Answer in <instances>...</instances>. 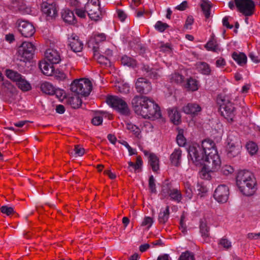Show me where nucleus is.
<instances>
[{
    "mask_svg": "<svg viewBox=\"0 0 260 260\" xmlns=\"http://www.w3.org/2000/svg\"><path fill=\"white\" fill-rule=\"evenodd\" d=\"M135 112L144 118L155 120L161 117L158 105L145 96L136 95L132 101Z\"/></svg>",
    "mask_w": 260,
    "mask_h": 260,
    "instance_id": "f257e3e1",
    "label": "nucleus"
},
{
    "mask_svg": "<svg viewBox=\"0 0 260 260\" xmlns=\"http://www.w3.org/2000/svg\"><path fill=\"white\" fill-rule=\"evenodd\" d=\"M187 151L191 160L196 166H199L203 161V156L212 153L214 154V163L217 164L219 162L215 144L213 140L209 139L203 140L201 146L197 143L192 144L189 146Z\"/></svg>",
    "mask_w": 260,
    "mask_h": 260,
    "instance_id": "f03ea898",
    "label": "nucleus"
},
{
    "mask_svg": "<svg viewBox=\"0 0 260 260\" xmlns=\"http://www.w3.org/2000/svg\"><path fill=\"white\" fill-rule=\"evenodd\" d=\"M236 184L240 192L246 196H252L257 189V181L254 174L246 170L238 172Z\"/></svg>",
    "mask_w": 260,
    "mask_h": 260,
    "instance_id": "7ed1b4c3",
    "label": "nucleus"
},
{
    "mask_svg": "<svg viewBox=\"0 0 260 260\" xmlns=\"http://www.w3.org/2000/svg\"><path fill=\"white\" fill-rule=\"evenodd\" d=\"M216 102L219 106L221 115L229 122H233L235 115V108L229 98L225 95L218 94Z\"/></svg>",
    "mask_w": 260,
    "mask_h": 260,
    "instance_id": "20e7f679",
    "label": "nucleus"
},
{
    "mask_svg": "<svg viewBox=\"0 0 260 260\" xmlns=\"http://www.w3.org/2000/svg\"><path fill=\"white\" fill-rule=\"evenodd\" d=\"M92 88L91 81L88 79H80L74 80L71 84V90L78 95L87 96Z\"/></svg>",
    "mask_w": 260,
    "mask_h": 260,
    "instance_id": "39448f33",
    "label": "nucleus"
},
{
    "mask_svg": "<svg viewBox=\"0 0 260 260\" xmlns=\"http://www.w3.org/2000/svg\"><path fill=\"white\" fill-rule=\"evenodd\" d=\"M107 104L120 114L128 116L130 114V109L126 102L122 98L117 96L109 95L106 99Z\"/></svg>",
    "mask_w": 260,
    "mask_h": 260,
    "instance_id": "423d86ee",
    "label": "nucleus"
},
{
    "mask_svg": "<svg viewBox=\"0 0 260 260\" xmlns=\"http://www.w3.org/2000/svg\"><path fill=\"white\" fill-rule=\"evenodd\" d=\"M35 50V46L32 43L23 42L18 48V59L25 62L29 61L33 57Z\"/></svg>",
    "mask_w": 260,
    "mask_h": 260,
    "instance_id": "0eeeda50",
    "label": "nucleus"
},
{
    "mask_svg": "<svg viewBox=\"0 0 260 260\" xmlns=\"http://www.w3.org/2000/svg\"><path fill=\"white\" fill-rule=\"evenodd\" d=\"M84 6L88 16L91 20L98 21L102 18V11L99 0H88Z\"/></svg>",
    "mask_w": 260,
    "mask_h": 260,
    "instance_id": "6e6552de",
    "label": "nucleus"
},
{
    "mask_svg": "<svg viewBox=\"0 0 260 260\" xmlns=\"http://www.w3.org/2000/svg\"><path fill=\"white\" fill-rule=\"evenodd\" d=\"M237 11L245 17L252 16L255 11V5L252 0H235Z\"/></svg>",
    "mask_w": 260,
    "mask_h": 260,
    "instance_id": "1a4fd4ad",
    "label": "nucleus"
},
{
    "mask_svg": "<svg viewBox=\"0 0 260 260\" xmlns=\"http://www.w3.org/2000/svg\"><path fill=\"white\" fill-rule=\"evenodd\" d=\"M41 10L46 15L48 20L54 19L58 16V8L54 2H43L41 5Z\"/></svg>",
    "mask_w": 260,
    "mask_h": 260,
    "instance_id": "9d476101",
    "label": "nucleus"
},
{
    "mask_svg": "<svg viewBox=\"0 0 260 260\" xmlns=\"http://www.w3.org/2000/svg\"><path fill=\"white\" fill-rule=\"evenodd\" d=\"M229 194V187L222 184L218 185L216 188L213 197L218 203H224L228 200Z\"/></svg>",
    "mask_w": 260,
    "mask_h": 260,
    "instance_id": "9b49d317",
    "label": "nucleus"
},
{
    "mask_svg": "<svg viewBox=\"0 0 260 260\" xmlns=\"http://www.w3.org/2000/svg\"><path fill=\"white\" fill-rule=\"evenodd\" d=\"M18 28L22 36L25 38L32 36L36 31L34 26L27 21H20L19 22Z\"/></svg>",
    "mask_w": 260,
    "mask_h": 260,
    "instance_id": "f8f14e48",
    "label": "nucleus"
},
{
    "mask_svg": "<svg viewBox=\"0 0 260 260\" xmlns=\"http://www.w3.org/2000/svg\"><path fill=\"white\" fill-rule=\"evenodd\" d=\"M137 91L141 94H147L151 89V83L145 78H139L135 84Z\"/></svg>",
    "mask_w": 260,
    "mask_h": 260,
    "instance_id": "ddd939ff",
    "label": "nucleus"
},
{
    "mask_svg": "<svg viewBox=\"0 0 260 260\" xmlns=\"http://www.w3.org/2000/svg\"><path fill=\"white\" fill-rule=\"evenodd\" d=\"M214 156V154L213 153L211 154V155L209 154L203 156V161L201 162L199 165L205 166L206 168L208 170L215 171L220 167L221 161L219 156L218 155L219 162L217 164H215L213 161V160L214 159H213Z\"/></svg>",
    "mask_w": 260,
    "mask_h": 260,
    "instance_id": "4468645a",
    "label": "nucleus"
},
{
    "mask_svg": "<svg viewBox=\"0 0 260 260\" xmlns=\"http://www.w3.org/2000/svg\"><path fill=\"white\" fill-rule=\"evenodd\" d=\"M69 46L74 52H81L83 48V44L79 37L75 34H72L68 37Z\"/></svg>",
    "mask_w": 260,
    "mask_h": 260,
    "instance_id": "2eb2a0df",
    "label": "nucleus"
},
{
    "mask_svg": "<svg viewBox=\"0 0 260 260\" xmlns=\"http://www.w3.org/2000/svg\"><path fill=\"white\" fill-rule=\"evenodd\" d=\"M141 70L144 75L151 79H157L161 76L158 69L151 68L147 64H143Z\"/></svg>",
    "mask_w": 260,
    "mask_h": 260,
    "instance_id": "dca6fc26",
    "label": "nucleus"
},
{
    "mask_svg": "<svg viewBox=\"0 0 260 260\" xmlns=\"http://www.w3.org/2000/svg\"><path fill=\"white\" fill-rule=\"evenodd\" d=\"M46 59L51 64H57L61 61L60 53L55 49H48L45 53Z\"/></svg>",
    "mask_w": 260,
    "mask_h": 260,
    "instance_id": "f3484780",
    "label": "nucleus"
},
{
    "mask_svg": "<svg viewBox=\"0 0 260 260\" xmlns=\"http://www.w3.org/2000/svg\"><path fill=\"white\" fill-rule=\"evenodd\" d=\"M200 233L204 240V242L208 243L210 237V226L207 220L205 218L201 219L199 224Z\"/></svg>",
    "mask_w": 260,
    "mask_h": 260,
    "instance_id": "a211bd4d",
    "label": "nucleus"
},
{
    "mask_svg": "<svg viewBox=\"0 0 260 260\" xmlns=\"http://www.w3.org/2000/svg\"><path fill=\"white\" fill-rule=\"evenodd\" d=\"M182 110L186 114L196 116L202 111V108L199 104L191 103L183 106Z\"/></svg>",
    "mask_w": 260,
    "mask_h": 260,
    "instance_id": "6ab92c4d",
    "label": "nucleus"
},
{
    "mask_svg": "<svg viewBox=\"0 0 260 260\" xmlns=\"http://www.w3.org/2000/svg\"><path fill=\"white\" fill-rule=\"evenodd\" d=\"M227 148V155L230 158H233L238 156L242 149V145L240 143H229Z\"/></svg>",
    "mask_w": 260,
    "mask_h": 260,
    "instance_id": "aec40b11",
    "label": "nucleus"
},
{
    "mask_svg": "<svg viewBox=\"0 0 260 260\" xmlns=\"http://www.w3.org/2000/svg\"><path fill=\"white\" fill-rule=\"evenodd\" d=\"M204 47L208 51H211L216 53H218L220 51V48L217 42V39L213 33L210 36L209 41L205 45Z\"/></svg>",
    "mask_w": 260,
    "mask_h": 260,
    "instance_id": "412c9836",
    "label": "nucleus"
},
{
    "mask_svg": "<svg viewBox=\"0 0 260 260\" xmlns=\"http://www.w3.org/2000/svg\"><path fill=\"white\" fill-rule=\"evenodd\" d=\"M53 64L48 63L46 60H42L39 63V68L43 74L46 76H53L55 71Z\"/></svg>",
    "mask_w": 260,
    "mask_h": 260,
    "instance_id": "4be33fe9",
    "label": "nucleus"
},
{
    "mask_svg": "<svg viewBox=\"0 0 260 260\" xmlns=\"http://www.w3.org/2000/svg\"><path fill=\"white\" fill-rule=\"evenodd\" d=\"M169 117L171 122L175 125H178L181 123V115L176 107L168 110Z\"/></svg>",
    "mask_w": 260,
    "mask_h": 260,
    "instance_id": "5701e85b",
    "label": "nucleus"
},
{
    "mask_svg": "<svg viewBox=\"0 0 260 260\" xmlns=\"http://www.w3.org/2000/svg\"><path fill=\"white\" fill-rule=\"evenodd\" d=\"M170 207L169 206H167L165 209H161L160 212L158 216V221L160 224H165L170 216Z\"/></svg>",
    "mask_w": 260,
    "mask_h": 260,
    "instance_id": "b1692460",
    "label": "nucleus"
},
{
    "mask_svg": "<svg viewBox=\"0 0 260 260\" xmlns=\"http://www.w3.org/2000/svg\"><path fill=\"white\" fill-rule=\"evenodd\" d=\"M61 16L66 22L70 24H75L77 22L74 13L69 9L64 10L62 13Z\"/></svg>",
    "mask_w": 260,
    "mask_h": 260,
    "instance_id": "393cba45",
    "label": "nucleus"
},
{
    "mask_svg": "<svg viewBox=\"0 0 260 260\" xmlns=\"http://www.w3.org/2000/svg\"><path fill=\"white\" fill-rule=\"evenodd\" d=\"M67 103L68 105H70L73 109H76L81 107L82 102L79 96V95L77 94L68 97L67 100Z\"/></svg>",
    "mask_w": 260,
    "mask_h": 260,
    "instance_id": "a878e982",
    "label": "nucleus"
},
{
    "mask_svg": "<svg viewBox=\"0 0 260 260\" xmlns=\"http://www.w3.org/2000/svg\"><path fill=\"white\" fill-rule=\"evenodd\" d=\"M148 162L152 170L155 173L157 172L159 169V158L155 154H149Z\"/></svg>",
    "mask_w": 260,
    "mask_h": 260,
    "instance_id": "bb28decb",
    "label": "nucleus"
},
{
    "mask_svg": "<svg viewBox=\"0 0 260 260\" xmlns=\"http://www.w3.org/2000/svg\"><path fill=\"white\" fill-rule=\"evenodd\" d=\"M200 7L206 19H208L211 15V9L212 7V3L210 1L203 0L200 4Z\"/></svg>",
    "mask_w": 260,
    "mask_h": 260,
    "instance_id": "cd10ccee",
    "label": "nucleus"
},
{
    "mask_svg": "<svg viewBox=\"0 0 260 260\" xmlns=\"http://www.w3.org/2000/svg\"><path fill=\"white\" fill-rule=\"evenodd\" d=\"M233 59L240 66H244L247 62V56L243 52H234L232 53Z\"/></svg>",
    "mask_w": 260,
    "mask_h": 260,
    "instance_id": "c85d7f7f",
    "label": "nucleus"
},
{
    "mask_svg": "<svg viewBox=\"0 0 260 260\" xmlns=\"http://www.w3.org/2000/svg\"><path fill=\"white\" fill-rule=\"evenodd\" d=\"M196 68L199 73L205 75H209L211 70L209 64L205 62L200 61L196 63Z\"/></svg>",
    "mask_w": 260,
    "mask_h": 260,
    "instance_id": "c756f323",
    "label": "nucleus"
},
{
    "mask_svg": "<svg viewBox=\"0 0 260 260\" xmlns=\"http://www.w3.org/2000/svg\"><path fill=\"white\" fill-rule=\"evenodd\" d=\"M181 150L180 149H176L170 155L171 164L175 166H178L180 163L181 157Z\"/></svg>",
    "mask_w": 260,
    "mask_h": 260,
    "instance_id": "7c9ffc66",
    "label": "nucleus"
},
{
    "mask_svg": "<svg viewBox=\"0 0 260 260\" xmlns=\"http://www.w3.org/2000/svg\"><path fill=\"white\" fill-rule=\"evenodd\" d=\"M12 7L16 11L22 13L27 12V8L22 0H13L12 3Z\"/></svg>",
    "mask_w": 260,
    "mask_h": 260,
    "instance_id": "2f4dec72",
    "label": "nucleus"
},
{
    "mask_svg": "<svg viewBox=\"0 0 260 260\" xmlns=\"http://www.w3.org/2000/svg\"><path fill=\"white\" fill-rule=\"evenodd\" d=\"M172 184L168 180H166L162 184L160 195L164 198H168V194L174 189Z\"/></svg>",
    "mask_w": 260,
    "mask_h": 260,
    "instance_id": "473e14b6",
    "label": "nucleus"
},
{
    "mask_svg": "<svg viewBox=\"0 0 260 260\" xmlns=\"http://www.w3.org/2000/svg\"><path fill=\"white\" fill-rule=\"evenodd\" d=\"M6 75L9 79L13 82H16V83L23 76L17 72L11 69H7L6 70Z\"/></svg>",
    "mask_w": 260,
    "mask_h": 260,
    "instance_id": "72a5a7b5",
    "label": "nucleus"
},
{
    "mask_svg": "<svg viewBox=\"0 0 260 260\" xmlns=\"http://www.w3.org/2000/svg\"><path fill=\"white\" fill-rule=\"evenodd\" d=\"M17 86L23 91H28L31 89L30 84L22 76L16 83Z\"/></svg>",
    "mask_w": 260,
    "mask_h": 260,
    "instance_id": "f704fd0d",
    "label": "nucleus"
},
{
    "mask_svg": "<svg viewBox=\"0 0 260 260\" xmlns=\"http://www.w3.org/2000/svg\"><path fill=\"white\" fill-rule=\"evenodd\" d=\"M41 89L43 92L49 94L54 95L55 87L48 82H45L41 85Z\"/></svg>",
    "mask_w": 260,
    "mask_h": 260,
    "instance_id": "c9c22d12",
    "label": "nucleus"
},
{
    "mask_svg": "<svg viewBox=\"0 0 260 260\" xmlns=\"http://www.w3.org/2000/svg\"><path fill=\"white\" fill-rule=\"evenodd\" d=\"M185 87L188 90L196 91L199 89V82L196 79L190 77L187 79Z\"/></svg>",
    "mask_w": 260,
    "mask_h": 260,
    "instance_id": "e433bc0d",
    "label": "nucleus"
},
{
    "mask_svg": "<svg viewBox=\"0 0 260 260\" xmlns=\"http://www.w3.org/2000/svg\"><path fill=\"white\" fill-rule=\"evenodd\" d=\"M168 197H170L171 200L179 203L182 199V194L179 190L177 188H174L169 194H168Z\"/></svg>",
    "mask_w": 260,
    "mask_h": 260,
    "instance_id": "4c0bfd02",
    "label": "nucleus"
},
{
    "mask_svg": "<svg viewBox=\"0 0 260 260\" xmlns=\"http://www.w3.org/2000/svg\"><path fill=\"white\" fill-rule=\"evenodd\" d=\"M105 113L103 111L96 112L95 115L91 120V123L96 126L102 124L103 120V115Z\"/></svg>",
    "mask_w": 260,
    "mask_h": 260,
    "instance_id": "58836bf2",
    "label": "nucleus"
},
{
    "mask_svg": "<svg viewBox=\"0 0 260 260\" xmlns=\"http://www.w3.org/2000/svg\"><path fill=\"white\" fill-rule=\"evenodd\" d=\"M121 61L123 65L128 67H134L136 64V61L135 59L126 55L122 56Z\"/></svg>",
    "mask_w": 260,
    "mask_h": 260,
    "instance_id": "ea45409f",
    "label": "nucleus"
},
{
    "mask_svg": "<svg viewBox=\"0 0 260 260\" xmlns=\"http://www.w3.org/2000/svg\"><path fill=\"white\" fill-rule=\"evenodd\" d=\"M170 80L172 83L181 84L184 81V77L178 73H175L171 75Z\"/></svg>",
    "mask_w": 260,
    "mask_h": 260,
    "instance_id": "a19ab883",
    "label": "nucleus"
},
{
    "mask_svg": "<svg viewBox=\"0 0 260 260\" xmlns=\"http://www.w3.org/2000/svg\"><path fill=\"white\" fill-rule=\"evenodd\" d=\"M126 127L127 129L132 132L137 138H139L141 134V131L138 126L132 123H127Z\"/></svg>",
    "mask_w": 260,
    "mask_h": 260,
    "instance_id": "79ce46f5",
    "label": "nucleus"
},
{
    "mask_svg": "<svg viewBox=\"0 0 260 260\" xmlns=\"http://www.w3.org/2000/svg\"><path fill=\"white\" fill-rule=\"evenodd\" d=\"M246 147L248 151L251 154H255L258 150V147L256 144L253 142L250 141L247 143Z\"/></svg>",
    "mask_w": 260,
    "mask_h": 260,
    "instance_id": "37998d69",
    "label": "nucleus"
},
{
    "mask_svg": "<svg viewBox=\"0 0 260 260\" xmlns=\"http://www.w3.org/2000/svg\"><path fill=\"white\" fill-rule=\"evenodd\" d=\"M194 254L189 251H185L180 255L178 260H194Z\"/></svg>",
    "mask_w": 260,
    "mask_h": 260,
    "instance_id": "c03bdc74",
    "label": "nucleus"
},
{
    "mask_svg": "<svg viewBox=\"0 0 260 260\" xmlns=\"http://www.w3.org/2000/svg\"><path fill=\"white\" fill-rule=\"evenodd\" d=\"M169 27V25L161 21H157L154 25L155 29L160 32H163Z\"/></svg>",
    "mask_w": 260,
    "mask_h": 260,
    "instance_id": "a18cd8bd",
    "label": "nucleus"
},
{
    "mask_svg": "<svg viewBox=\"0 0 260 260\" xmlns=\"http://www.w3.org/2000/svg\"><path fill=\"white\" fill-rule=\"evenodd\" d=\"M85 152L84 149L80 145H77L75 146L74 149L72 150L70 153L73 154L75 156H81Z\"/></svg>",
    "mask_w": 260,
    "mask_h": 260,
    "instance_id": "49530a36",
    "label": "nucleus"
},
{
    "mask_svg": "<svg viewBox=\"0 0 260 260\" xmlns=\"http://www.w3.org/2000/svg\"><path fill=\"white\" fill-rule=\"evenodd\" d=\"M213 172L214 171L208 170V169L206 168V167L203 166V169L200 172V176L202 179L210 180L211 178L210 173Z\"/></svg>",
    "mask_w": 260,
    "mask_h": 260,
    "instance_id": "de8ad7c7",
    "label": "nucleus"
},
{
    "mask_svg": "<svg viewBox=\"0 0 260 260\" xmlns=\"http://www.w3.org/2000/svg\"><path fill=\"white\" fill-rule=\"evenodd\" d=\"M75 13L77 15V16L80 18L84 19L86 17V15L87 14V12H86V10L85 9V7L84 8L77 7L75 9Z\"/></svg>",
    "mask_w": 260,
    "mask_h": 260,
    "instance_id": "09e8293b",
    "label": "nucleus"
},
{
    "mask_svg": "<svg viewBox=\"0 0 260 260\" xmlns=\"http://www.w3.org/2000/svg\"><path fill=\"white\" fill-rule=\"evenodd\" d=\"M98 62L102 65L108 66L110 65V61L108 57L100 55L97 57Z\"/></svg>",
    "mask_w": 260,
    "mask_h": 260,
    "instance_id": "8fccbe9b",
    "label": "nucleus"
},
{
    "mask_svg": "<svg viewBox=\"0 0 260 260\" xmlns=\"http://www.w3.org/2000/svg\"><path fill=\"white\" fill-rule=\"evenodd\" d=\"M0 211L2 213L6 214L7 216H10L15 212L13 207L7 206H2L0 208Z\"/></svg>",
    "mask_w": 260,
    "mask_h": 260,
    "instance_id": "3c124183",
    "label": "nucleus"
},
{
    "mask_svg": "<svg viewBox=\"0 0 260 260\" xmlns=\"http://www.w3.org/2000/svg\"><path fill=\"white\" fill-rule=\"evenodd\" d=\"M193 187L188 183L185 184V191L186 196L189 199H191L193 195Z\"/></svg>",
    "mask_w": 260,
    "mask_h": 260,
    "instance_id": "603ef678",
    "label": "nucleus"
},
{
    "mask_svg": "<svg viewBox=\"0 0 260 260\" xmlns=\"http://www.w3.org/2000/svg\"><path fill=\"white\" fill-rule=\"evenodd\" d=\"M149 188L151 193H156V189L155 183V179L153 175H151L149 178L148 183Z\"/></svg>",
    "mask_w": 260,
    "mask_h": 260,
    "instance_id": "864d4df0",
    "label": "nucleus"
},
{
    "mask_svg": "<svg viewBox=\"0 0 260 260\" xmlns=\"http://www.w3.org/2000/svg\"><path fill=\"white\" fill-rule=\"evenodd\" d=\"M221 173L226 176L231 174L234 172V168L230 165H224L221 169Z\"/></svg>",
    "mask_w": 260,
    "mask_h": 260,
    "instance_id": "5fc2aeb1",
    "label": "nucleus"
},
{
    "mask_svg": "<svg viewBox=\"0 0 260 260\" xmlns=\"http://www.w3.org/2000/svg\"><path fill=\"white\" fill-rule=\"evenodd\" d=\"M185 216L184 215H181L180 220V226L179 229L181 230V232L184 234L186 235L187 232V227L184 222Z\"/></svg>",
    "mask_w": 260,
    "mask_h": 260,
    "instance_id": "6e6d98bb",
    "label": "nucleus"
},
{
    "mask_svg": "<svg viewBox=\"0 0 260 260\" xmlns=\"http://www.w3.org/2000/svg\"><path fill=\"white\" fill-rule=\"evenodd\" d=\"M218 244L222 246L224 248L228 249L232 247L231 243L227 239L222 238L218 242Z\"/></svg>",
    "mask_w": 260,
    "mask_h": 260,
    "instance_id": "4d7b16f0",
    "label": "nucleus"
},
{
    "mask_svg": "<svg viewBox=\"0 0 260 260\" xmlns=\"http://www.w3.org/2000/svg\"><path fill=\"white\" fill-rule=\"evenodd\" d=\"M53 75L59 80H63L67 77L66 75L63 72L58 70H55Z\"/></svg>",
    "mask_w": 260,
    "mask_h": 260,
    "instance_id": "13d9d810",
    "label": "nucleus"
},
{
    "mask_svg": "<svg viewBox=\"0 0 260 260\" xmlns=\"http://www.w3.org/2000/svg\"><path fill=\"white\" fill-rule=\"evenodd\" d=\"M130 87L128 84H122L118 86V91L119 92L123 94H126L129 92Z\"/></svg>",
    "mask_w": 260,
    "mask_h": 260,
    "instance_id": "bf43d9fd",
    "label": "nucleus"
},
{
    "mask_svg": "<svg viewBox=\"0 0 260 260\" xmlns=\"http://www.w3.org/2000/svg\"><path fill=\"white\" fill-rule=\"evenodd\" d=\"M142 165H143V161L142 160L141 157L140 156H138L137 157L136 162L134 167V169L135 170V172H136L137 171H141Z\"/></svg>",
    "mask_w": 260,
    "mask_h": 260,
    "instance_id": "052dcab7",
    "label": "nucleus"
},
{
    "mask_svg": "<svg viewBox=\"0 0 260 260\" xmlns=\"http://www.w3.org/2000/svg\"><path fill=\"white\" fill-rule=\"evenodd\" d=\"M153 222V218L147 216L144 218V220L141 223V225L142 226H147V225L148 228L149 229L151 226Z\"/></svg>",
    "mask_w": 260,
    "mask_h": 260,
    "instance_id": "680f3d73",
    "label": "nucleus"
},
{
    "mask_svg": "<svg viewBox=\"0 0 260 260\" xmlns=\"http://www.w3.org/2000/svg\"><path fill=\"white\" fill-rule=\"evenodd\" d=\"M177 144L180 146H183L186 143V139L182 134H178L176 138Z\"/></svg>",
    "mask_w": 260,
    "mask_h": 260,
    "instance_id": "e2e57ef3",
    "label": "nucleus"
},
{
    "mask_svg": "<svg viewBox=\"0 0 260 260\" xmlns=\"http://www.w3.org/2000/svg\"><path fill=\"white\" fill-rule=\"evenodd\" d=\"M106 39V36L104 33L98 34L94 36V40L96 43H99L104 41Z\"/></svg>",
    "mask_w": 260,
    "mask_h": 260,
    "instance_id": "0e129e2a",
    "label": "nucleus"
},
{
    "mask_svg": "<svg viewBox=\"0 0 260 260\" xmlns=\"http://www.w3.org/2000/svg\"><path fill=\"white\" fill-rule=\"evenodd\" d=\"M160 51L164 52L170 53L172 51L171 44L169 43H166L165 44L162 45L160 46Z\"/></svg>",
    "mask_w": 260,
    "mask_h": 260,
    "instance_id": "69168bd1",
    "label": "nucleus"
},
{
    "mask_svg": "<svg viewBox=\"0 0 260 260\" xmlns=\"http://www.w3.org/2000/svg\"><path fill=\"white\" fill-rule=\"evenodd\" d=\"M193 22L194 19L193 17L192 16H188L186 20L184 27L186 29L190 28V26L193 24Z\"/></svg>",
    "mask_w": 260,
    "mask_h": 260,
    "instance_id": "338daca9",
    "label": "nucleus"
},
{
    "mask_svg": "<svg viewBox=\"0 0 260 260\" xmlns=\"http://www.w3.org/2000/svg\"><path fill=\"white\" fill-rule=\"evenodd\" d=\"M117 16L121 21H124L127 17L126 13L122 10L118 9L117 10Z\"/></svg>",
    "mask_w": 260,
    "mask_h": 260,
    "instance_id": "774afa93",
    "label": "nucleus"
}]
</instances>
